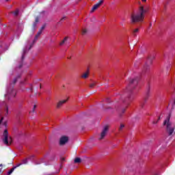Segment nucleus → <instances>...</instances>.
<instances>
[{
	"instance_id": "16",
	"label": "nucleus",
	"mask_w": 175,
	"mask_h": 175,
	"mask_svg": "<svg viewBox=\"0 0 175 175\" xmlns=\"http://www.w3.org/2000/svg\"><path fill=\"white\" fill-rule=\"evenodd\" d=\"M13 172H14V167H12L8 172V174H12L13 173Z\"/></svg>"
},
{
	"instance_id": "20",
	"label": "nucleus",
	"mask_w": 175,
	"mask_h": 175,
	"mask_svg": "<svg viewBox=\"0 0 175 175\" xmlns=\"http://www.w3.org/2000/svg\"><path fill=\"white\" fill-rule=\"evenodd\" d=\"M94 87H95V83H91V84L90 85V88H94Z\"/></svg>"
},
{
	"instance_id": "13",
	"label": "nucleus",
	"mask_w": 175,
	"mask_h": 175,
	"mask_svg": "<svg viewBox=\"0 0 175 175\" xmlns=\"http://www.w3.org/2000/svg\"><path fill=\"white\" fill-rule=\"evenodd\" d=\"M10 95V96H16V91L12 90V93H8V94L5 95V98H8Z\"/></svg>"
},
{
	"instance_id": "11",
	"label": "nucleus",
	"mask_w": 175,
	"mask_h": 175,
	"mask_svg": "<svg viewBox=\"0 0 175 175\" xmlns=\"http://www.w3.org/2000/svg\"><path fill=\"white\" fill-rule=\"evenodd\" d=\"M139 29L136 28L133 30V36H137V33H139Z\"/></svg>"
},
{
	"instance_id": "19",
	"label": "nucleus",
	"mask_w": 175,
	"mask_h": 175,
	"mask_svg": "<svg viewBox=\"0 0 175 175\" xmlns=\"http://www.w3.org/2000/svg\"><path fill=\"white\" fill-rule=\"evenodd\" d=\"M40 33H42L41 31L38 32V33L36 35V39H38V38H39V36H40Z\"/></svg>"
},
{
	"instance_id": "12",
	"label": "nucleus",
	"mask_w": 175,
	"mask_h": 175,
	"mask_svg": "<svg viewBox=\"0 0 175 175\" xmlns=\"http://www.w3.org/2000/svg\"><path fill=\"white\" fill-rule=\"evenodd\" d=\"M68 37H65L64 39L59 43V46H64L66 42H68Z\"/></svg>"
},
{
	"instance_id": "26",
	"label": "nucleus",
	"mask_w": 175,
	"mask_h": 175,
	"mask_svg": "<svg viewBox=\"0 0 175 175\" xmlns=\"http://www.w3.org/2000/svg\"><path fill=\"white\" fill-rule=\"evenodd\" d=\"M43 162H44V160L42 159V160H41V162H40V163H43Z\"/></svg>"
},
{
	"instance_id": "17",
	"label": "nucleus",
	"mask_w": 175,
	"mask_h": 175,
	"mask_svg": "<svg viewBox=\"0 0 175 175\" xmlns=\"http://www.w3.org/2000/svg\"><path fill=\"white\" fill-rule=\"evenodd\" d=\"M124 128H125V125L121 124L120 126L119 127V131H122V129H124Z\"/></svg>"
},
{
	"instance_id": "5",
	"label": "nucleus",
	"mask_w": 175,
	"mask_h": 175,
	"mask_svg": "<svg viewBox=\"0 0 175 175\" xmlns=\"http://www.w3.org/2000/svg\"><path fill=\"white\" fill-rule=\"evenodd\" d=\"M107 131H109V126H105L100 133V137L98 138L99 140L105 139V137L107 135Z\"/></svg>"
},
{
	"instance_id": "8",
	"label": "nucleus",
	"mask_w": 175,
	"mask_h": 175,
	"mask_svg": "<svg viewBox=\"0 0 175 175\" xmlns=\"http://www.w3.org/2000/svg\"><path fill=\"white\" fill-rule=\"evenodd\" d=\"M68 99H66V100H59L57 103V105H56V107L57 109H61L62 107L64 106V105H65V103H66V102H68Z\"/></svg>"
},
{
	"instance_id": "14",
	"label": "nucleus",
	"mask_w": 175,
	"mask_h": 175,
	"mask_svg": "<svg viewBox=\"0 0 175 175\" xmlns=\"http://www.w3.org/2000/svg\"><path fill=\"white\" fill-rule=\"evenodd\" d=\"M74 162H75V163H80V162H81V159L80 158H79V157H77V158L75 159Z\"/></svg>"
},
{
	"instance_id": "23",
	"label": "nucleus",
	"mask_w": 175,
	"mask_h": 175,
	"mask_svg": "<svg viewBox=\"0 0 175 175\" xmlns=\"http://www.w3.org/2000/svg\"><path fill=\"white\" fill-rule=\"evenodd\" d=\"M16 82H17V79H15L14 80V84H16Z\"/></svg>"
},
{
	"instance_id": "33",
	"label": "nucleus",
	"mask_w": 175,
	"mask_h": 175,
	"mask_svg": "<svg viewBox=\"0 0 175 175\" xmlns=\"http://www.w3.org/2000/svg\"><path fill=\"white\" fill-rule=\"evenodd\" d=\"M6 1H9V0H6Z\"/></svg>"
},
{
	"instance_id": "29",
	"label": "nucleus",
	"mask_w": 175,
	"mask_h": 175,
	"mask_svg": "<svg viewBox=\"0 0 175 175\" xmlns=\"http://www.w3.org/2000/svg\"><path fill=\"white\" fill-rule=\"evenodd\" d=\"M153 124H157V122H153Z\"/></svg>"
},
{
	"instance_id": "9",
	"label": "nucleus",
	"mask_w": 175,
	"mask_h": 175,
	"mask_svg": "<svg viewBox=\"0 0 175 175\" xmlns=\"http://www.w3.org/2000/svg\"><path fill=\"white\" fill-rule=\"evenodd\" d=\"M131 102H132V98H131V97H127L124 99V105H125L124 111L128 108V106L131 105Z\"/></svg>"
},
{
	"instance_id": "28",
	"label": "nucleus",
	"mask_w": 175,
	"mask_h": 175,
	"mask_svg": "<svg viewBox=\"0 0 175 175\" xmlns=\"http://www.w3.org/2000/svg\"><path fill=\"white\" fill-rule=\"evenodd\" d=\"M23 54H25V51H23Z\"/></svg>"
},
{
	"instance_id": "15",
	"label": "nucleus",
	"mask_w": 175,
	"mask_h": 175,
	"mask_svg": "<svg viewBox=\"0 0 175 175\" xmlns=\"http://www.w3.org/2000/svg\"><path fill=\"white\" fill-rule=\"evenodd\" d=\"M28 163V159H25L22 161L21 165H24L25 163Z\"/></svg>"
},
{
	"instance_id": "2",
	"label": "nucleus",
	"mask_w": 175,
	"mask_h": 175,
	"mask_svg": "<svg viewBox=\"0 0 175 175\" xmlns=\"http://www.w3.org/2000/svg\"><path fill=\"white\" fill-rule=\"evenodd\" d=\"M163 125L166 126V131L168 135L170 136L174 132L175 125L170 122V116L167 117V119L164 121Z\"/></svg>"
},
{
	"instance_id": "6",
	"label": "nucleus",
	"mask_w": 175,
	"mask_h": 175,
	"mask_svg": "<svg viewBox=\"0 0 175 175\" xmlns=\"http://www.w3.org/2000/svg\"><path fill=\"white\" fill-rule=\"evenodd\" d=\"M137 84V79H132L129 81V85L128 88H126L127 91H131L132 87L134 85H136Z\"/></svg>"
},
{
	"instance_id": "24",
	"label": "nucleus",
	"mask_w": 175,
	"mask_h": 175,
	"mask_svg": "<svg viewBox=\"0 0 175 175\" xmlns=\"http://www.w3.org/2000/svg\"><path fill=\"white\" fill-rule=\"evenodd\" d=\"M35 109H36V105H34V106H33V111H35Z\"/></svg>"
},
{
	"instance_id": "1",
	"label": "nucleus",
	"mask_w": 175,
	"mask_h": 175,
	"mask_svg": "<svg viewBox=\"0 0 175 175\" xmlns=\"http://www.w3.org/2000/svg\"><path fill=\"white\" fill-rule=\"evenodd\" d=\"M150 12V7L140 4L138 7L137 12H133L130 15V21L131 24H136L137 23H143L146 14Z\"/></svg>"
},
{
	"instance_id": "27",
	"label": "nucleus",
	"mask_w": 175,
	"mask_h": 175,
	"mask_svg": "<svg viewBox=\"0 0 175 175\" xmlns=\"http://www.w3.org/2000/svg\"><path fill=\"white\" fill-rule=\"evenodd\" d=\"M66 17H63L61 20H66Z\"/></svg>"
},
{
	"instance_id": "31",
	"label": "nucleus",
	"mask_w": 175,
	"mask_h": 175,
	"mask_svg": "<svg viewBox=\"0 0 175 175\" xmlns=\"http://www.w3.org/2000/svg\"><path fill=\"white\" fill-rule=\"evenodd\" d=\"M2 122V120L0 121V124Z\"/></svg>"
},
{
	"instance_id": "32",
	"label": "nucleus",
	"mask_w": 175,
	"mask_h": 175,
	"mask_svg": "<svg viewBox=\"0 0 175 175\" xmlns=\"http://www.w3.org/2000/svg\"><path fill=\"white\" fill-rule=\"evenodd\" d=\"M7 113H8V109H7Z\"/></svg>"
},
{
	"instance_id": "4",
	"label": "nucleus",
	"mask_w": 175,
	"mask_h": 175,
	"mask_svg": "<svg viewBox=\"0 0 175 175\" xmlns=\"http://www.w3.org/2000/svg\"><path fill=\"white\" fill-rule=\"evenodd\" d=\"M103 0H100L98 3L94 4L90 11V13H94L95 10H97V9H99V7H100L102 5H103Z\"/></svg>"
},
{
	"instance_id": "3",
	"label": "nucleus",
	"mask_w": 175,
	"mask_h": 175,
	"mask_svg": "<svg viewBox=\"0 0 175 175\" xmlns=\"http://www.w3.org/2000/svg\"><path fill=\"white\" fill-rule=\"evenodd\" d=\"M3 142L5 146H10L12 144V137L9 136L8 130H5L3 133Z\"/></svg>"
},
{
	"instance_id": "7",
	"label": "nucleus",
	"mask_w": 175,
	"mask_h": 175,
	"mask_svg": "<svg viewBox=\"0 0 175 175\" xmlns=\"http://www.w3.org/2000/svg\"><path fill=\"white\" fill-rule=\"evenodd\" d=\"M68 141H69V137L66 136H62L60 138L59 144L60 146H64V144H66V143H68Z\"/></svg>"
},
{
	"instance_id": "30",
	"label": "nucleus",
	"mask_w": 175,
	"mask_h": 175,
	"mask_svg": "<svg viewBox=\"0 0 175 175\" xmlns=\"http://www.w3.org/2000/svg\"><path fill=\"white\" fill-rule=\"evenodd\" d=\"M22 58H24V55H23Z\"/></svg>"
},
{
	"instance_id": "21",
	"label": "nucleus",
	"mask_w": 175,
	"mask_h": 175,
	"mask_svg": "<svg viewBox=\"0 0 175 175\" xmlns=\"http://www.w3.org/2000/svg\"><path fill=\"white\" fill-rule=\"evenodd\" d=\"M14 16H17L18 14V10H16L14 12Z\"/></svg>"
},
{
	"instance_id": "25",
	"label": "nucleus",
	"mask_w": 175,
	"mask_h": 175,
	"mask_svg": "<svg viewBox=\"0 0 175 175\" xmlns=\"http://www.w3.org/2000/svg\"><path fill=\"white\" fill-rule=\"evenodd\" d=\"M142 2H143L144 3H146V2H147V0H142Z\"/></svg>"
},
{
	"instance_id": "18",
	"label": "nucleus",
	"mask_w": 175,
	"mask_h": 175,
	"mask_svg": "<svg viewBox=\"0 0 175 175\" xmlns=\"http://www.w3.org/2000/svg\"><path fill=\"white\" fill-rule=\"evenodd\" d=\"M85 33H87V29H83L82 30V35H85Z\"/></svg>"
},
{
	"instance_id": "22",
	"label": "nucleus",
	"mask_w": 175,
	"mask_h": 175,
	"mask_svg": "<svg viewBox=\"0 0 175 175\" xmlns=\"http://www.w3.org/2000/svg\"><path fill=\"white\" fill-rule=\"evenodd\" d=\"M36 23H39V17L36 18Z\"/></svg>"
},
{
	"instance_id": "10",
	"label": "nucleus",
	"mask_w": 175,
	"mask_h": 175,
	"mask_svg": "<svg viewBox=\"0 0 175 175\" xmlns=\"http://www.w3.org/2000/svg\"><path fill=\"white\" fill-rule=\"evenodd\" d=\"M90 76V71L88 70L81 75V79H88Z\"/></svg>"
}]
</instances>
